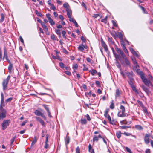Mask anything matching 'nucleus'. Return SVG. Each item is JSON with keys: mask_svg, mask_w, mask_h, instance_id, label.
<instances>
[{"mask_svg": "<svg viewBox=\"0 0 153 153\" xmlns=\"http://www.w3.org/2000/svg\"><path fill=\"white\" fill-rule=\"evenodd\" d=\"M137 71L140 75V77L144 84L147 86L152 88L153 87V85L151 82L150 80L145 77L142 71H140V70H137Z\"/></svg>", "mask_w": 153, "mask_h": 153, "instance_id": "nucleus-1", "label": "nucleus"}, {"mask_svg": "<svg viewBox=\"0 0 153 153\" xmlns=\"http://www.w3.org/2000/svg\"><path fill=\"white\" fill-rule=\"evenodd\" d=\"M120 109H121V111H119L118 113V116L120 117H123L126 116V114L125 113V107L120 105L119 108Z\"/></svg>", "mask_w": 153, "mask_h": 153, "instance_id": "nucleus-2", "label": "nucleus"}, {"mask_svg": "<svg viewBox=\"0 0 153 153\" xmlns=\"http://www.w3.org/2000/svg\"><path fill=\"white\" fill-rule=\"evenodd\" d=\"M10 79V76H8L6 79H4L2 82L3 88L4 90L7 88V84Z\"/></svg>", "mask_w": 153, "mask_h": 153, "instance_id": "nucleus-3", "label": "nucleus"}, {"mask_svg": "<svg viewBox=\"0 0 153 153\" xmlns=\"http://www.w3.org/2000/svg\"><path fill=\"white\" fill-rule=\"evenodd\" d=\"M122 57L124 59V62L121 60L120 62L123 65H126L130 66V62L127 58L126 55Z\"/></svg>", "mask_w": 153, "mask_h": 153, "instance_id": "nucleus-4", "label": "nucleus"}, {"mask_svg": "<svg viewBox=\"0 0 153 153\" xmlns=\"http://www.w3.org/2000/svg\"><path fill=\"white\" fill-rule=\"evenodd\" d=\"M10 122V120H5L3 121L2 124L3 130H4L6 129L7 127L9 126Z\"/></svg>", "mask_w": 153, "mask_h": 153, "instance_id": "nucleus-5", "label": "nucleus"}, {"mask_svg": "<svg viewBox=\"0 0 153 153\" xmlns=\"http://www.w3.org/2000/svg\"><path fill=\"white\" fill-rule=\"evenodd\" d=\"M6 112L3 109L0 110V120H3L6 117Z\"/></svg>", "mask_w": 153, "mask_h": 153, "instance_id": "nucleus-6", "label": "nucleus"}, {"mask_svg": "<svg viewBox=\"0 0 153 153\" xmlns=\"http://www.w3.org/2000/svg\"><path fill=\"white\" fill-rule=\"evenodd\" d=\"M1 105L0 106V108L1 109L3 108V107L4 106V95L3 93L1 94Z\"/></svg>", "mask_w": 153, "mask_h": 153, "instance_id": "nucleus-7", "label": "nucleus"}, {"mask_svg": "<svg viewBox=\"0 0 153 153\" xmlns=\"http://www.w3.org/2000/svg\"><path fill=\"white\" fill-rule=\"evenodd\" d=\"M149 137V134H146L145 135L144 137V141L146 144H148L150 142Z\"/></svg>", "mask_w": 153, "mask_h": 153, "instance_id": "nucleus-8", "label": "nucleus"}, {"mask_svg": "<svg viewBox=\"0 0 153 153\" xmlns=\"http://www.w3.org/2000/svg\"><path fill=\"white\" fill-rule=\"evenodd\" d=\"M115 49L117 53L120 54L122 57L123 56H124L125 55L123 51L120 48H119L117 47H115Z\"/></svg>", "mask_w": 153, "mask_h": 153, "instance_id": "nucleus-9", "label": "nucleus"}, {"mask_svg": "<svg viewBox=\"0 0 153 153\" xmlns=\"http://www.w3.org/2000/svg\"><path fill=\"white\" fill-rule=\"evenodd\" d=\"M102 45V47L104 48L105 51L106 52H107L108 51V49L107 45L104 42L103 40H102L101 41Z\"/></svg>", "mask_w": 153, "mask_h": 153, "instance_id": "nucleus-10", "label": "nucleus"}, {"mask_svg": "<svg viewBox=\"0 0 153 153\" xmlns=\"http://www.w3.org/2000/svg\"><path fill=\"white\" fill-rule=\"evenodd\" d=\"M129 49L130 51L134 55L138 57H139V55L137 54V52L135 51L131 47H129Z\"/></svg>", "mask_w": 153, "mask_h": 153, "instance_id": "nucleus-11", "label": "nucleus"}, {"mask_svg": "<svg viewBox=\"0 0 153 153\" xmlns=\"http://www.w3.org/2000/svg\"><path fill=\"white\" fill-rule=\"evenodd\" d=\"M4 58H5L6 60L9 62V60H10L8 59L7 53L6 51V50L5 48H4Z\"/></svg>", "mask_w": 153, "mask_h": 153, "instance_id": "nucleus-12", "label": "nucleus"}, {"mask_svg": "<svg viewBox=\"0 0 153 153\" xmlns=\"http://www.w3.org/2000/svg\"><path fill=\"white\" fill-rule=\"evenodd\" d=\"M66 11L67 12V15L68 16V18H70V17H71V15L72 14V11L70 8H67L66 10Z\"/></svg>", "mask_w": 153, "mask_h": 153, "instance_id": "nucleus-13", "label": "nucleus"}, {"mask_svg": "<svg viewBox=\"0 0 153 153\" xmlns=\"http://www.w3.org/2000/svg\"><path fill=\"white\" fill-rule=\"evenodd\" d=\"M104 116L105 117L108 118L110 124H113L114 123V120H111V117L108 114H107V116L104 115Z\"/></svg>", "mask_w": 153, "mask_h": 153, "instance_id": "nucleus-14", "label": "nucleus"}, {"mask_svg": "<svg viewBox=\"0 0 153 153\" xmlns=\"http://www.w3.org/2000/svg\"><path fill=\"white\" fill-rule=\"evenodd\" d=\"M40 24L42 27L43 28L44 30L46 31H48V29L45 23L42 21H40Z\"/></svg>", "mask_w": 153, "mask_h": 153, "instance_id": "nucleus-15", "label": "nucleus"}, {"mask_svg": "<svg viewBox=\"0 0 153 153\" xmlns=\"http://www.w3.org/2000/svg\"><path fill=\"white\" fill-rule=\"evenodd\" d=\"M36 118L37 120L39 122H40L41 124L43 126H44L45 125V124L44 123V121L39 117H36Z\"/></svg>", "mask_w": 153, "mask_h": 153, "instance_id": "nucleus-16", "label": "nucleus"}, {"mask_svg": "<svg viewBox=\"0 0 153 153\" xmlns=\"http://www.w3.org/2000/svg\"><path fill=\"white\" fill-rule=\"evenodd\" d=\"M121 94V91L118 89H117L116 91L115 96L116 98L120 96Z\"/></svg>", "mask_w": 153, "mask_h": 153, "instance_id": "nucleus-17", "label": "nucleus"}, {"mask_svg": "<svg viewBox=\"0 0 153 153\" xmlns=\"http://www.w3.org/2000/svg\"><path fill=\"white\" fill-rule=\"evenodd\" d=\"M83 47L84 45L83 44H80L78 48V50L81 52L83 51L84 50Z\"/></svg>", "mask_w": 153, "mask_h": 153, "instance_id": "nucleus-18", "label": "nucleus"}, {"mask_svg": "<svg viewBox=\"0 0 153 153\" xmlns=\"http://www.w3.org/2000/svg\"><path fill=\"white\" fill-rule=\"evenodd\" d=\"M9 63L10 64L9 65L8 67V70L9 71L10 73H11L12 71V69L13 68V65L11 63L10 61L9 60Z\"/></svg>", "mask_w": 153, "mask_h": 153, "instance_id": "nucleus-19", "label": "nucleus"}, {"mask_svg": "<svg viewBox=\"0 0 153 153\" xmlns=\"http://www.w3.org/2000/svg\"><path fill=\"white\" fill-rule=\"evenodd\" d=\"M142 89L147 94H148L149 93V91L148 89L146 88L145 86L143 85L142 86Z\"/></svg>", "mask_w": 153, "mask_h": 153, "instance_id": "nucleus-20", "label": "nucleus"}, {"mask_svg": "<svg viewBox=\"0 0 153 153\" xmlns=\"http://www.w3.org/2000/svg\"><path fill=\"white\" fill-rule=\"evenodd\" d=\"M34 113L35 115L37 116H41L42 114L39 111L37 110L35 111Z\"/></svg>", "mask_w": 153, "mask_h": 153, "instance_id": "nucleus-21", "label": "nucleus"}, {"mask_svg": "<svg viewBox=\"0 0 153 153\" xmlns=\"http://www.w3.org/2000/svg\"><path fill=\"white\" fill-rule=\"evenodd\" d=\"M70 141V138L68 136H67L65 138V142L66 145L69 143Z\"/></svg>", "mask_w": 153, "mask_h": 153, "instance_id": "nucleus-22", "label": "nucleus"}, {"mask_svg": "<svg viewBox=\"0 0 153 153\" xmlns=\"http://www.w3.org/2000/svg\"><path fill=\"white\" fill-rule=\"evenodd\" d=\"M51 56L52 58L54 59H57L60 61H62V59L60 58L58 56H54L53 55H52Z\"/></svg>", "mask_w": 153, "mask_h": 153, "instance_id": "nucleus-23", "label": "nucleus"}, {"mask_svg": "<svg viewBox=\"0 0 153 153\" xmlns=\"http://www.w3.org/2000/svg\"><path fill=\"white\" fill-rule=\"evenodd\" d=\"M114 105L113 102V101L112 100L111 102V104L110 105V108L112 109L114 108Z\"/></svg>", "mask_w": 153, "mask_h": 153, "instance_id": "nucleus-24", "label": "nucleus"}, {"mask_svg": "<svg viewBox=\"0 0 153 153\" xmlns=\"http://www.w3.org/2000/svg\"><path fill=\"white\" fill-rule=\"evenodd\" d=\"M132 61H133V64H134L136 65V67H139L138 65L137 64V61H136L135 58L134 57V58H132Z\"/></svg>", "mask_w": 153, "mask_h": 153, "instance_id": "nucleus-25", "label": "nucleus"}, {"mask_svg": "<svg viewBox=\"0 0 153 153\" xmlns=\"http://www.w3.org/2000/svg\"><path fill=\"white\" fill-rule=\"evenodd\" d=\"M81 123L82 124H85L87 123V121L85 119H81L80 120Z\"/></svg>", "mask_w": 153, "mask_h": 153, "instance_id": "nucleus-26", "label": "nucleus"}, {"mask_svg": "<svg viewBox=\"0 0 153 153\" xmlns=\"http://www.w3.org/2000/svg\"><path fill=\"white\" fill-rule=\"evenodd\" d=\"M135 128L139 130H142L143 129L142 127L140 125H136L135 126Z\"/></svg>", "mask_w": 153, "mask_h": 153, "instance_id": "nucleus-27", "label": "nucleus"}, {"mask_svg": "<svg viewBox=\"0 0 153 153\" xmlns=\"http://www.w3.org/2000/svg\"><path fill=\"white\" fill-rule=\"evenodd\" d=\"M91 74L92 75H94V74L97 73V71L94 69H93L90 71Z\"/></svg>", "mask_w": 153, "mask_h": 153, "instance_id": "nucleus-28", "label": "nucleus"}, {"mask_svg": "<svg viewBox=\"0 0 153 153\" xmlns=\"http://www.w3.org/2000/svg\"><path fill=\"white\" fill-rule=\"evenodd\" d=\"M114 56H115V57L116 59H119V60L120 61H121V59L120 58V56L119 55L117 54L116 53L114 55Z\"/></svg>", "mask_w": 153, "mask_h": 153, "instance_id": "nucleus-29", "label": "nucleus"}, {"mask_svg": "<svg viewBox=\"0 0 153 153\" xmlns=\"http://www.w3.org/2000/svg\"><path fill=\"white\" fill-rule=\"evenodd\" d=\"M1 18L0 20V22L1 23H2L4 19V16L3 14H1Z\"/></svg>", "mask_w": 153, "mask_h": 153, "instance_id": "nucleus-30", "label": "nucleus"}, {"mask_svg": "<svg viewBox=\"0 0 153 153\" xmlns=\"http://www.w3.org/2000/svg\"><path fill=\"white\" fill-rule=\"evenodd\" d=\"M37 138L36 136L34 137L33 138V142L32 143V145L34 144L37 142Z\"/></svg>", "mask_w": 153, "mask_h": 153, "instance_id": "nucleus-31", "label": "nucleus"}, {"mask_svg": "<svg viewBox=\"0 0 153 153\" xmlns=\"http://www.w3.org/2000/svg\"><path fill=\"white\" fill-rule=\"evenodd\" d=\"M116 135L118 138H120L121 136V132L119 131L117 132L116 133Z\"/></svg>", "mask_w": 153, "mask_h": 153, "instance_id": "nucleus-32", "label": "nucleus"}, {"mask_svg": "<svg viewBox=\"0 0 153 153\" xmlns=\"http://www.w3.org/2000/svg\"><path fill=\"white\" fill-rule=\"evenodd\" d=\"M98 140V137L96 135H94L93 139V141L94 142L95 141H97Z\"/></svg>", "mask_w": 153, "mask_h": 153, "instance_id": "nucleus-33", "label": "nucleus"}, {"mask_svg": "<svg viewBox=\"0 0 153 153\" xmlns=\"http://www.w3.org/2000/svg\"><path fill=\"white\" fill-rule=\"evenodd\" d=\"M63 6L65 8H66V10L67 9V8H70L69 5L68 4V3H67L64 4H63Z\"/></svg>", "mask_w": 153, "mask_h": 153, "instance_id": "nucleus-34", "label": "nucleus"}, {"mask_svg": "<svg viewBox=\"0 0 153 153\" xmlns=\"http://www.w3.org/2000/svg\"><path fill=\"white\" fill-rule=\"evenodd\" d=\"M107 16H106L103 19H102L101 20V22H103L105 23H107Z\"/></svg>", "mask_w": 153, "mask_h": 153, "instance_id": "nucleus-35", "label": "nucleus"}, {"mask_svg": "<svg viewBox=\"0 0 153 153\" xmlns=\"http://www.w3.org/2000/svg\"><path fill=\"white\" fill-rule=\"evenodd\" d=\"M49 22L51 25H53L55 24V22L51 19L49 20Z\"/></svg>", "mask_w": 153, "mask_h": 153, "instance_id": "nucleus-36", "label": "nucleus"}, {"mask_svg": "<svg viewBox=\"0 0 153 153\" xmlns=\"http://www.w3.org/2000/svg\"><path fill=\"white\" fill-rule=\"evenodd\" d=\"M35 12L36 14L38 16H41L42 14L41 13L39 12L37 10H35Z\"/></svg>", "mask_w": 153, "mask_h": 153, "instance_id": "nucleus-37", "label": "nucleus"}, {"mask_svg": "<svg viewBox=\"0 0 153 153\" xmlns=\"http://www.w3.org/2000/svg\"><path fill=\"white\" fill-rule=\"evenodd\" d=\"M51 38L53 40H56V36L53 34H52L51 35Z\"/></svg>", "mask_w": 153, "mask_h": 153, "instance_id": "nucleus-38", "label": "nucleus"}, {"mask_svg": "<svg viewBox=\"0 0 153 153\" xmlns=\"http://www.w3.org/2000/svg\"><path fill=\"white\" fill-rule=\"evenodd\" d=\"M127 121L126 120H124L123 121H120V123L122 124H127Z\"/></svg>", "mask_w": 153, "mask_h": 153, "instance_id": "nucleus-39", "label": "nucleus"}, {"mask_svg": "<svg viewBox=\"0 0 153 153\" xmlns=\"http://www.w3.org/2000/svg\"><path fill=\"white\" fill-rule=\"evenodd\" d=\"M120 127L122 129H125L126 128H130V126H120Z\"/></svg>", "mask_w": 153, "mask_h": 153, "instance_id": "nucleus-40", "label": "nucleus"}, {"mask_svg": "<svg viewBox=\"0 0 153 153\" xmlns=\"http://www.w3.org/2000/svg\"><path fill=\"white\" fill-rule=\"evenodd\" d=\"M92 149H92L91 145V144H89L88 145V151L89 152L91 153V150Z\"/></svg>", "mask_w": 153, "mask_h": 153, "instance_id": "nucleus-41", "label": "nucleus"}, {"mask_svg": "<svg viewBox=\"0 0 153 153\" xmlns=\"http://www.w3.org/2000/svg\"><path fill=\"white\" fill-rule=\"evenodd\" d=\"M55 32L58 35H60L61 33L60 30L59 29H56Z\"/></svg>", "mask_w": 153, "mask_h": 153, "instance_id": "nucleus-42", "label": "nucleus"}, {"mask_svg": "<svg viewBox=\"0 0 153 153\" xmlns=\"http://www.w3.org/2000/svg\"><path fill=\"white\" fill-rule=\"evenodd\" d=\"M132 79L130 78V81L129 82V83L131 87H132V86H134L133 82L132 81Z\"/></svg>", "mask_w": 153, "mask_h": 153, "instance_id": "nucleus-43", "label": "nucleus"}, {"mask_svg": "<svg viewBox=\"0 0 153 153\" xmlns=\"http://www.w3.org/2000/svg\"><path fill=\"white\" fill-rule=\"evenodd\" d=\"M112 23L114 26L116 27L117 26V25L116 23L114 20L112 21Z\"/></svg>", "mask_w": 153, "mask_h": 153, "instance_id": "nucleus-44", "label": "nucleus"}, {"mask_svg": "<svg viewBox=\"0 0 153 153\" xmlns=\"http://www.w3.org/2000/svg\"><path fill=\"white\" fill-rule=\"evenodd\" d=\"M59 66L62 68H65L64 65L62 62H60L59 63Z\"/></svg>", "mask_w": 153, "mask_h": 153, "instance_id": "nucleus-45", "label": "nucleus"}, {"mask_svg": "<svg viewBox=\"0 0 153 153\" xmlns=\"http://www.w3.org/2000/svg\"><path fill=\"white\" fill-rule=\"evenodd\" d=\"M76 153H80V149L79 147L78 146L76 148Z\"/></svg>", "mask_w": 153, "mask_h": 153, "instance_id": "nucleus-46", "label": "nucleus"}, {"mask_svg": "<svg viewBox=\"0 0 153 153\" xmlns=\"http://www.w3.org/2000/svg\"><path fill=\"white\" fill-rule=\"evenodd\" d=\"M120 74L123 78H125L126 76H125V74L123 71H120Z\"/></svg>", "mask_w": 153, "mask_h": 153, "instance_id": "nucleus-47", "label": "nucleus"}, {"mask_svg": "<svg viewBox=\"0 0 153 153\" xmlns=\"http://www.w3.org/2000/svg\"><path fill=\"white\" fill-rule=\"evenodd\" d=\"M44 108H45V109L47 111H49V109L47 106L45 105H43Z\"/></svg>", "mask_w": 153, "mask_h": 153, "instance_id": "nucleus-48", "label": "nucleus"}, {"mask_svg": "<svg viewBox=\"0 0 153 153\" xmlns=\"http://www.w3.org/2000/svg\"><path fill=\"white\" fill-rule=\"evenodd\" d=\"M46 16L48 20L51 19V15L49 14H46Z\"/></svg>", "mask_w": 153, "mask_h": 153, "instance_id": "nucleus-49", "label": "nucleus"}, {"mask_svg": "<svg viewBox=\"0 0 153 153\" xmlns=\"http://www.w3.org/2000/svg\"><path fill=\"white\" fill-rule=\"evenodd\" d=\"M109 109H107L105 110V112L104 115H106L107 116V114H108V113L109 112Z\"/></svg>", "mask_w": 153, "mask_h": 153, "instance_id": "nucleus-50", "label": "nucleus"}, {"mask_svg": "<svg viewBox=\"0 0 153 153\" xmlns=\"http://www.w3.org/2000/svg\"><path fill=\"white\" fill-rule=\"evenodd\" d=\"M64 72L67 75H68L70 76L71 74V73L69 71H65Z\"/></svg>", "mask_w": 153, "mask_h": 153, "instance_id": "nucleus-51", "label": "nucleus"}, {"mask_svg": "<svg viewBox=\"0 0 153 153\" xmlns=\"http://www.w3.org/2000/svg\"><path fill=\"white\" fill-rule=\"evenodd\" d=\"M126 74L127 75V76L129 78H130V77L131 76V74L130 72H126Z\"/></svg>", "mask_w": 153, "mask_h": 153, "instance_id": "nucleus-52", "label": "nucleus"}, {"mask_svg": "<svg viewBox=\"0 0 153 153\" xmlns=\"http://www.w3.org/2000/svg\"><path fill=\"white\" fill-rule=\"evenodd\" d=\"M48 135L47 134L46 136V140L45 143H48Z\"/></svg>", "mask_w": 153, "mask_h": 153, "instance_id": "nucleus-53", "label": "nucleus"}, {"mask_svg": "<svg viewBox=\"0 0 153 153\" xmlns=\"http://www.w3.org/2000/svg\"><path fill=\"white\" fill-rule=\"evenodd\" d=\"M123 134L127 136H130L131 134L130 133L128 132H124Z\"/></svg>", "mask_w": 153, "mask_h": 153, "instance_id": "nucleus-54", "label": "nucleus"}, {"mask_svg": "<svg viewBox=\"0 0 153 153\" xmlns=\"http://www.w3.org/2000/svg\"><path fill=\"white\" fill-rule=\"evenodd\" d=\"M99 16V14H94L92 16L95 18H97Z\"/></svg>", "mask_w": 153, "mask_h": 153, "instance_id": "nucleus-55", "label": "nucleus"}, {"mask_svg": "<svg viewBox=\"0 0 153 153\" xmlns=\"http://www.w3.org/2000/svg\"><path fill=\"white\" fill-rule=\"evenodd\" d=\"M68 18H69V20L71 22H72L73 23L74 22V21H75V20L73 18H71V17Z\"/></svg>", "mask_w": 153, "mask_h": 153, "instance_id": "nucleus-56", "label": "nucleus"}, {"mask_svg": "<svg viewBox=\"0 0 153 153\" xmlns=\"http://www.w3.org/2000/svg\"><path fill=\"white\" fill-rule=\"evenodd\" d=\"M126 149L127 151L129 153H131V149L129 148H128V147H126Z\"/></svg>", "mask_w": 153, "mask_h": 153, "instance_id": "nucleus-57", "label": "nucleus"}, {"mask_svg": "<svg viewBox=\"0 0 153 153\" xmlns=\"http://www.w3.org/2000/svg\"><path fill=\"white\" fill-rule=\"evenodd\" d=\"M59 18L62 20L63 21L64 19V18L63 16L62 15H59Z\"/></svg>", "mask_w": 153, "mask_h": 153, "instance_id": "nucleus-58", "label": "nucleus"}, {"mask_svg": "<svg viewBox=\"0 0 153 153\" xmlns=\"http://www.w3.org/2000/svg\"><path fill=\"white\" fill-rule=\"evenodd\" d=\"M27 120L23 122L21 124V126H24L26 123H27Z\"/></svg>", "mask_w": 153, "mask_h": 153, "instance_id": "nucleus-59", "label": "nucleus"}, {"mask_svg": "<svg viewBox=\"0 0 153 153\" xmlns=\"http://www.w3.org/2000/svg\"><path fill=\"white\" fill-rule=\"evenodd\" d=\"M86 117L87 119V120H89V121H90L91 120L90 118V117L89 116V115L88 114H87L86 115Z\"/></svg>", "mask_w": 153, "mask_h": 153, "instance_id": "nucleus-60", "label": "nucleus"}, {"mask_svg": "<svg viewBox=\"0 0 153 153\" xmlns=\"http://www.w3.org/2000/svg\"><path fill=\"white\" fill-rule=\"evenodd\" d=\"M137 102L141 106H143V104L142 102L139 101V100H138L137 101Z\"/></svg>", "mask_w": 153, "mask_h": 153, "instance_id": "nucleus-61", "label": "nucleus"}, {"mask_svg": "<svg viewBox=\"0 0 153 153\" xmlns=\"http://www.w3.org/2000/svg\"><path fill=\"white\" fill-rule=\"evenodd\" d=\"M15 137H14L12 139H11V142H10V144L11 145H12L13 143L15 140Z\"/></svg>", "mask_w": 153, "mask_h": 153, "instance_id": "nucleus-62", "label": "nucleus"}, {"mask_svg": "<svg viewBox=\"0 0 153 153\" xmlns=\"http://www.w3.org/2000/svg\"><path fill=\"white\" fill-rule=\"evenodd\" d=\"M19 39L21 42L22 43H24V42L23 39L21 36H19Z\"/></svg>", "mask_w": 153, "mask_h": 153, "instance_id": "nucleus-63", "label": "nucleus"}, {"mask_svg": "<svg viewBox=\"0 0 153 153\" xmlns=\"http://www.w3.org/2000/svg\"><path fill=\"white\" fill-rule=\"evenodd\" d=\"M73 68L74 69H76L78 68V65L77 64H74L73 67Z\"/></svg>", "mask_w": 153, "mask_h": 153, "instance_id": "nucleus-64", "label": "nucleus"}]
</instances>
